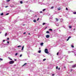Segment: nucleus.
Wrapping results in <instances>:
<instances>
[{
	"instance_id": "1",
	"label": "nucleus",
	"mask_w": 76,
	"mask_h": 76,
	"mask_svg": "<svg viewBox=\"0 0 76 76\" xmlns=\"http://www.w3.org/2000/svg\"><path fill=\"white\" fill-rule=\"evenodd\" d=\"M45 52L46 54H48V49L47 48H45Z\"/></svg>"
},
{
	"instance_id": "2",
	"label": "nucleus",
	"mask_w": 76,
	"mask_h": 76,
	"mask_svg": "<svg viewBox=\"0 0 76 76\" xmlns=\"http://www.w3.org/2000/svg\"><path fill=\"white\" fill-rule=\"evenodd\" d=\"M9 63L10 64H13L14 63V61H11L9 62Z\"/></svg>"
},
{
	"instance_id": "3",
	"label": "nucleus",
	"mask_w": 76,
	"mask_h": 76,
	"mask_svg": "<svg viewBox=\"0 0 76 76\" xmlns=\"http://www.w3.org/2000/svg\"><path fill=\"white\" fill-rule=\"evenodd\" d=\"M76 67V64H75L72 66V68H74L75 67Z\"/></svg>"
},
{
	"instance_id": "4",
	"label": "nucleus",
	"mask_w": 76,
	"mask_h": 76,
	"mask_svg": "<svg viewBox=\"0 0 76 76\" xmlns=\"http://www.w3.org/2000/svg\"><path fill=\"white\" fill-rule=\"evenodd\" d=\"M46 38H50V35H47L46 36Z\"/></svg>"
},
{
	"instance_id": "5",
	"label": "nucleus",
	"mask_w": 76,
	"mask_h": 76,
	"mask_svg": "<svg viewBox=\"0 0 76 76\" xmlns=\"http://www.w3.org/2000/svg\"><path fill=\"white\" fill-rule=\"evenodd\" d=\"M71 38V37L70 36H69V37L68 38V39L66 40V41H69V40L70 39V38Z\"/></svg>"
},
{
	"instance_id": "6",
	"label": "nucleus",
	"mask_w": 76,
	"mask_h": 76,
	"mask_svg": "<svg viewBox=\"0 0 76 76\" xmlns=\"http://www.w3.org/2000/svg\"><path fill=\"white\" fill-rule=\"evenodd\" d=\"M23 48H24V46H23L22 47V49H21L22 51H23Z\"/></svg>"
},
{
	"instance_id": "7",
	"label": "nucleus",
	"mask_w": 76,
	"mask_h": 76,
	"mask_svg": "<svg viewBox=\"0 0 76 76\" xmlns=\"http://www.w3.org/2000/svg\"><path fill=\"white\" fill-rule=\"evenodd\" d=\"M26 64H27V63H25L23 65V66H26Z\"/></svg>"
},
{
	"instance_id": "8",
	"label": "nucleus",
	"mask_w": 76,
	"mask_h": 76,
	"mask_svg": "<svg viewBox=\"0 0 76 76\" xmlns=\"http://www.w3.org/2000/svg\"><path fill=\"white\" fill-rule=\"evenodd\" d=\"M56 19V20L57 21H58V19L57 18H55Z\"/></svg>"
},
{
	"instance_id": "9",
	"label": "nucleus",
	"mask_w": 76,
	"mask_h": 76,
	"mask_svg": "<svg viewBox=\"0 0 76 76\" xmlns=\"http://www.w3.org/2000/svg\"><path fill=\"white\" fill-rule=\"evenodd\" d=\"M61 8H58V10H61Z\"/></svg>"
},
{
	"instance_id": "10",
	"label": "nucleus",
	"mask_w": 76,
	"mask_h": 76,
	"mask_svg": "<svg viewBox=\"0 0 76 76\" xmlns=\"http://www.w3.org/2000/svg\"><path fill=\"white\" fill-rule=\"evenodd\" d=\"M47 34H50V32L48 31H46Z\"/></svg>"
},
{
	"instance_id": "11",
	"label": "nucleus",
	"mask_w": 76,
	"mask_h": 76,
	"mask_svg": "<svg viewBox=\"0 0 76 76\" xmlns=\"http://www.w3.org/2000/svg\"><path fill=\"white\" fill-rule=\"evenodd\" d=\"M69 29H71V28H72V26H69Z\"/></svg>"
},
{
	"instance_id": "12",
	"label": "nucleus",
	"mask_w": 76,
	"mask_h": 76,
	"mask_svg": "<svg viewBox=\"0 0 76 76\" xmlns=\"http://www.w3.org/2000/svg\"><path fill=\"white\" fill-rule=\"evenodd\" d=\"M3 15H4L3 13H2L1 14V16H3Z\"/></svg>"
},
{
	"instance_id": "13",
	"label": "nucleus",
	"mask_w": 76,
	"mask_h": 76,
	"mask_svg": "<svg viewBox=\"0 0 76 76\" xmlns=\"http://www.w3.org/2000/svg\"><path fill=\"white\" fill-rule=\"evenodd\" d=\"M44 44V43H41L40 44L41 45H42Z\"/></svg>"
},
{
	"instance_id": "14",
	"label": "nucleus",
	"mask_w": 76,
	"mask_h": 76,
	"mask_svg": "<svg viewBox=\"0 0 76 76\" xmlns=\"http://www.w3.org/2000/svg\"><path fill=\"white\" fill-rule=\"evenodd\" d=\"M33 22H37V21L36 20H34L33 21Z\"/></svg>"
},
{
	"instance_id": "15",
	"label": "nucleus",
	"mask_w": 76,
	"mask_h": 76,
	"mask_svg": "<svg viewBox=\"0 0 76 76\" xmlns=\"http://www.w3.org/2000/svg\"><path fill=\"white\" fill-rule=\"evenodd\" d=\"M49 31H53V29H49Z\"/></svg>"
},
{
	"instance_id": "16",
	"label": "nucleus",
	"mask_w": 76,
	"mask_h": 76,
	"mask_svg": "<svg viewBox=\"0 0 76 76\" xmlns=\"http://www.w3.org/2000/svg\"><path fill=\"white\" fill-rule=\"evenodd\" d=\"M7 33H6L5 34V35L6 37V36H7Z\"/></svg>"
},
{
	"instance_id": "17",
	"label": "nucleus",
	"mask_w": 76,
	"mask_h": 76,
	"mask_svg": "<svg viewBox=\"0 0 76 76\" xmlns=\"http://www.w3.org/2000/svg\"><path fill=\"white\" fill-rule=\"evenodd\" d=\"M41 50H39L38 51L39 53H41Z\"/></svg>"
},
{
	"instance_id": "18",
	"label": "nucleus",
	"mask_w": 76,
	"mask_h": 76,
	"mask_svg": "<svg viewBox=\"0 0 76 76\" xmlns=\"http://www.w3.org/2000/svg\"><path fill=\"white\" fill-rule=\"evenodd\" d=\"M10 0H7L6 1H7V2H9V1H10Z\"/></svg>"
},
{
	"instance_id": "19",
	"label": "nucleus",
	"mask_w": 76,
	"mask_h": 76,
	"mask_svg": "<svg viewBox=\"0 0 76 76\" xmlns=\"http://www.w3.org/2000/svg\"><path fill=\"white\" fill-rule=\"evenodd\" d=\"M0 61H3V59H2L1 58H0Z\"/></svg>"
},
{
	"instance_id": "20",
	"label": "nucleus",
	"mask_w": 76,
	"mask_h": 76,
	"mask_svg": "<svg viewBox=\"0 0 76 76\" xmlns=\"http://www.w3.org/2000/svg\"><path fill=\"white\" fill-rule=\"evenodd\" d=\"M22 47V46H20V45H19L18 46V48H19V47Z\"/></svg>"
},
{
	"instance_id": "21",
	"label": "nucleus",
	"mask_w": 76,
	"mask_h": 76,
	"mask_svg": "<svg viewBox=\"0 0 76 76\" xmlns=\"http://www.w3.org/2000/svg\"><path fill=\"white\" fill-rule=\"evenodd\" d=\"M20 3H21V4H22L23 3V2H22V1H20Z\"/></svg>"
},
{
	"instance_id": "22",
	"label": "nucleus",
	"mask_w": 76,
	"mask_h": 76,
	"mask_svg": "<svg viewBox=\"0 0 76 76\" xmlns=\"http://www.w3.org/2000/svg\"><path fill=\"white\" fill-rule=\"evenodd\" d=\"M45 10H46V9H44L43 10V12H44V11H45Z\"/></svg>"
},
{
	"instance_id": "23",
	"label": "nucleus",
	"mask_w": 76,
	"mask_h": 76,
	"mask_svg": "<svg viewBox=\"0 0 76 76\" xmlns=\"http://www.w3.org/2000/svg\"><path fill=\"white\" fill-rule=\"evenodd\" d=\"M71 47H72V48H74V46L73 45H71Z\"/></svg>"
},
{
	"instance_id": "24",
	"label": "nucleus",
	"mask_w": 76,
	"mask_h": 76,
	"mask_svg": "<svg viewBox=\"0 0 76 76\" xmlns=\"http://www.w3.org/2000/svg\"><path fill=\"white\" fill-rule=\"evenodd\" d=\"M18 54V53H16L15 54V56H17Z\"/></svg>"
},
{
	"instance_id": "25",
	"label": "nucleus",
	"mask_w": 76,
	"mask_h": 76,
	"mask_svg": "<svg viewBox=\"0 0 76 76\" xmlns=\"http://www.w3.org/2000/svg\"><path fill=\"white\" fill-rule=\"evenodd\" d=\"M39 18H37V21H38L39 20Z\"/></svg>"
},
{
	"instance_id": "26",
	"label": "nucleus",
	"mask_w": 76,
	"mask_h": 76,
	"mask_svg": "<svg viewBox=\"0 0 76 76\" xmlns=\"http://www.w3.org/2000/svg\"><path fill=\"white\" fill-rule=\"evenodd\" d=\"M45 23H43L42 25H45Z\"/></svg>"
},
{
	"instance_id": "27",
	"label": "nucleus",
	"mask_w": 76,
	"mask_h": 76,
	"mask_svg": "<svg viewBox=\"0 0 76 76\" xmlns=\"http://www.w3.org/2000/svg\"><path fill=\"white\" fill-rule=\"evenodd\" d=\"M73 14H74L75 15V14H76V12H73Z\"/></svg>"
},
{
	"instance_id": "28",
	"label": "nucleus",
	"mask_w": 76,
	"mask_h": 76,
	"mask_svg": "<svg viewBox=\"0 0 76 76\" xmlns=\"http://www.w3.org/2000/svg\"><path fill=\"white\" fill-rule=\"evenodd\" d=\"M45 60H46V59H43V61H45Z\"/></svg>"
},
{
	"instance_id": "29",
	"label": "nucleus",
	"mask_w": 76,
	"mask_h": 76,
	"mask_svg": "<svg viewBox=\"0 0 76 76\" xmlns=\"http://www.w3.org/2000/svg\"><path fill=\"white\" fill-rule=\"evenodd\" d=\"M9 15V13H8L6 14V15Z\"/></svg>"
},
{
	"instance_id": "30",
	"label": "nucleus",
	"mask_w": 76,
	"mask_h": 76,
	"mask_svg": "<svg viewBox=\"0 0 76 76\" xmlns=\"http://www.w3.org/2000/svg\"><path fill=\"white\" fill-rule=\"evenodd\" d=\"M54 8V7H51V9H53Z\"/></svg>"
},
{
	"instance_id": "31",
	"label": "nucleus",
	"mask_w": 76,
	"mask_h": 76,
	"mask_svg": "<svg viewBox=\"0 0 76 76\" xmlns=\"http://www.w3.org/2000/svg\"><path fill=\"white\" fill-rule=\"evenodd\" d=\"M22 54H21L20 56V57H22Z\"/></svg>"
},
{
	"instance_id": "32",
	"label": "nucleus",
	"mask_w": 76,
	"mask_h": 76,
	"mask_svg": "<svg viewBox=\"0 0 76 76\" xmlns=\"http://www.w3.org/2000/svg\"><path fill=\"white\" fill-rule=\"evenodd\" d=\"M66 10H68V8H67V7L66 8Z\"/></svg>"
},
{
	"instance_id": "33",
	"label": "nucleus",
	"mask_w": 76,
	"mask_h": 76,
	"mask_svg": "<svg viewBox=\"0 0 76 76\" xmlns=\"http://www.w3.org/2000/svg\"><path fill=\"white\" fill-rule=\"evenodd\" d=\"M56 69H58V66H57L56 67Z\"/></svg>"
},
{
	"instance_id": "34",
	"label": "nucleus",
	"mask_w": 76,
	"mask_h": 76,
	"mask_svg": "<svg viewBox=\"0 0 76 76\" xmlns=\"http://www.w3.org/2000/svg\"><path fill=\"white\" fill-rule=\"evenodd\" d=\"M7 39L8 40H9V38L8 37L7 38Z\"/></svg>"
},
{
	"instance_id": "35",
	"label": "nucleus",
	"mask_w": 76,
	"mask_h": 76,
	"mask_svg": "<svg viewBox=\"0 0 76 76\" xmlns=\"http://www.w3.org/2000/svg\"><path fill=\"white\" fill-rule=\"evenodd\" d=\"M58 54H59L58 52L57 53V56H58Z\"/></svg>"
},
{
	"instance_id": "36",
	"label": "nucleus",
	"mask_w": 76,
	"mask_h": 76,
	"mask_svg": "<svg viewBox=\"0 0 76 76\" xmlns=\"http://www.w3.org/2000/svg\"><path fill=\"white\" fill-rule=\"evenodd\" d=\"M9 7V6H6L5 7L6 8V7Z\"/></svg>"
},
{
	"instance_id": "37",
	"label": "nucleus",
	"mask_w": 76,
	"mask_h": 76,
	"mask_svg": "<svg viewBox=\"0 0 76 76\" xmlns=\"http://www.w3.org/2000/svg\"><path fill=\"white\" fill-rule=\"evenodd\" d=\"M58 69L59 70H60V68H59Z\"/></svg>"
},
{
	"instance_id": "38",
	"label": "nucleus",
	"mask_w": 76,
	"mask_h": 76,
	"mask_svg": "<svg viewBox=\"0 0 76 76\" xmlns=\"http://www.w3.org/2000/svg\"><path fill=\"white\" fill-rule=\"evenodd\" d=\"M40 13H42V11H40Z\"/></svg>"
},
{
	"instance_id": "39",
	"label": "nucleus",
	"mask_w": 76,
	"mask_h": 76,
	"mask_svg": "<svg viewBox=\"0 0 76 76\" xmlns=\"http://www.w3.org/2000/svg\"><path fill=\"white\" fill-rule=\"evenodd\" d=\"M26 34V32H25L23 33V34Z\"/></svg>"
},
{
	"instance_id": "40",
	"label": "nucleus",
	"mask_w": 76,
	"mask_h": 76,
	"mask_svg": "<svg viewBox=\"0 0 76 76\" xmlns=\"http://www.w3.org/2000/svg\"><path fill=\"white\" fill-rule=\"evenodd\" d=\"M7 43L8 44H9V42H7Z\"/></svg>"
},
{
	"instance_id": "41",
	"label": "nucleus",
	"mask_w": 76,
	"mask_h": 76,
	"mask_svg": "<svg viewBox=\"0 0 76 76\" xmlns=\"http://www.w3.org/2000/svg\"><path fill=\"white\" fill-rule=\"evenodd\" d=\"M54 74H53L52 75V76H54Z\"/></svg>"
},
{
	"instance_id": "42",
	"label": "nucleus",
	"mask_w": 76,
	"mask_h": 76,
	"mask_svg": "<svg viewBox=\"0 0 76 76\" xmlns=\"http://www.w3.org/2000/svg\"><path fill=\"white\" fill-rule=\"evenodd\" d=\"M10 60H12V59L10 58Z\"/></svg>"
},
{
	"instance_id": "43",
	"label": "nucleus",
	"mask_w": 76,
	"mask_h": 76,
	"mask_svg": "<svg viewBox=\"0 0 76 76\" xmlns=\"http://www.w3.org/2000/svg\"><path fill=\"white\" fill-rule=\"evenodd\" d=\"M4 41H5V40H3V42H4Z\"/></svg>"
},
{
	"instance_id": "44",
	"label": "nucleus",
	"mask_w": 76,
	"mask_h": 76,
	"mask_svg": "<svg viewBox=\"0 0 76 76\" xmlns=\"http://www.w3.org/2000/svg\"><path fill=\"white\" fill-rule=\"evenodd\" d=\"M75 28H74L73 31H75Z\"/></svg>"
},
{
	"instance_id": "45",
	"label": "nucleus",
	"mask_w": 76,
	"mask_h": 76,
	"mask_svg": "<svg viewBox=\"0 0 76 76\" xmlns=\"http://www.w3.org/2000/svg\"><path fill=\"white\" fill-rule=\"evenodd\" d=\"M28 35H30V33H29Z\"/></svg>"
},
{
	"instance_id": "46",
	"label": "nucleus",
	"mask_w": 76,
	"mask_h": 76,
	"mask_svg": "<svg viewBox=\"0 0 76 76\" xmlns=\"http://www.w3.org/2000/svg\"><path fill=\"white\" fill-rule=\"evenodd\" d=\"M72 70H73L72 69H71V71H72Z\"/></svg>"
},
{
	"instance_id": "47",
	"label": "nucleus",
	"mask_w": 76,
	"mask_h": 76,
	"mask_svg": "<svg viewBox=\"0 0 76 76\" xmlns=\"http://www.w3.org/2000/svg\"><path fill=\"white\" fill-rule=\"evenodd\" d=\"M25 24H23V26H25Z\"/></svg>"
},
{
	"instance_id": "48",
	"label": "nucleus",
	"mask_w": 76,
	"mask_h": 76,
	"mask_svg": "<svg viewBox=\"0 0 76 76\" xmlns=\"http://www.w3.org/2000/svg\"><path fill=\"white\" fill-rule=\"evenodd\" d=\"M40 49H41V48H39V50H40Z\"/></svg>"
},
{
	"instance_id": "49",
	"label": "nucleus",
	"mask_w": 76,
	"mask_h": 76,
	"mask_svg": "<svg viewBox=\"0 0 76 76\" xmlns=\"http://www.w3.org/2000/svg\"><path fill=\"white\" fill-rule=\"evenodd\" d=\"M16 59H15V61H16Z\"/></svg>"
},
{
	"instance_id": "50",
	"label": "nucleus",
	"mask_w": 76,
	"mask_h": 76,
	"mask_svg": "<svg viewBox=\"0 0 76 76\" xmlns=\"http://www.w3.org/2000/svg\"><path fill=\"white\" fill-rule=\"evenodd\" d=\"M1 32H0V34H1Z\"/></svg>"
},
{
	"instance_id": "51",
	"label": "nucleus",
	"mask_w": 76,
	"mask_h": 76,
	"mask_svg": "<svg viewBox=\"0 0 76 76\" xmlns=\"http://www.w3.org/2000/svg\"><path fill=\"white\" fill-rule=\"evenodd\" d=\"M64 67L65 68H66V67H65V66H64Z\"/></svg>"
}]
</instances>
